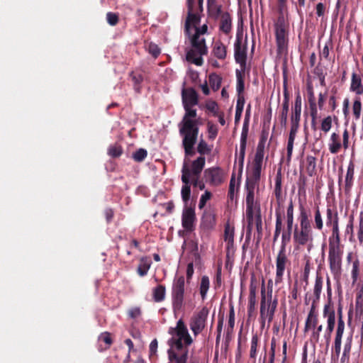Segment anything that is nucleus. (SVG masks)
I'll use <instances>...</instances> for the list:
<instances>
[{"label": "nucleus", "mask_w": 363, "mask_h": 363, "mask_svg": "<svg viewBox=\"0 0 363 363\" xmlns=\"http://www.w3.org/2000/svg\"><path fill=\"white\" fill-rule=\"evenodd\" d=\"M169 333L172 335L167 341L169 346L167 350L169 363H187L188 347L193 342V339L183 320L179 319L175 328H169Z\"/></svg>", "instance_id": "1"}, {"label": "nucleus", "mask_w": 363, "mask_h": 363, "mask_svg": "<svg viewBox=\"0 0 363 363\" xmlns=\"http://www.w3.org/2000/svg\"><path fill=\"white\" fill-rule=\"evenodd\" d=\"M172 306L174 314L184 311L186 303L185 295V278L184 276L176 277L171 290Z\"/></svg>", "instance_id": "2"}, {"label": "nucleus", "mask_w": 363, "mask_h": 363, "mask_svg": "<svg viewBox=\"0 0 363 363\" xmlns=\"http://www.w3.org/2000/svg\"><path fill=\"white\" fill-rule=\"evenodd\" d=\"M260 177L261 174L252 172L247 176L245 184L246 209H256L257 206H260L255 201V192L258 194L259 191Z\"/></svg>", "instance_id": "3"}, {"label": "nucleus", "mask_w": 363, "mask_h": 363, "mask_svg": "<svg viewBox=\"0 0 363 363\" xmlns=\"http://www.w3.org/2000/svg\"><path fill=\"white\" fill-rule=\"evenodd\" d=\"M191 45L192 48L186 52V60L197 66L202 65V55H205L208 52V48L206 45L205 38L193 35L191 38Z\"/></svg>", "instance_id": "4"}, {"label": "nucleus", "mask_w": 363, "mask_h": 363, "mask_svg": "<svg viewBox=\"0 0 363 363\" xmlns=\"http://www.w3.org/2000/svg\"><path fill=\"white\" fill-rule=\"evenodd\" d=\"M179 134L182 136V146L186 156L192 157L195 155L194 145L199 135V126L179 125Z\"/></svg>", "instance_id": "5"}, {"label": "nucleus", "mask_w": 363, "mask_h": 363, "mask_svg": "<svg viewBox=\"0 0 363 363\" xmlns=\"http://www.w3.org/2000/svg\"><path fill=\"white\" fill-rule=\"evenodd\" d=\"M278 304V300L275 298L272 301V287L268 294H266V289L264 286V281H262L261 287V301H260V318L264 320L266 318L268 319L270 323L274 315V313Z\"/></svg>", "instance_id": "6"}, {"label": "nucleus", "mask_w": 363, "mask_h": 363, "mask_svg": "<svg viewBox=\"0 0 363 363\" xmlns=\"http://www.w3.org/2000/svg\"><path fill=\"white\" fill-rule=\"evenodd\" d=\"M186 4L187 16L185 21L184 32L189 35L191 26L195 28L201 21L200 13L203 12V0H186Z\"/></svg>", "instance_id": "7"}, {"label": "nucleus", "mask_w": 363, "mask_h": 363, "mask_svg": "<svg viewBox=\"0 0 363 363\" xmlns=\"http://www.w3.org/2000/svg\"><path fill=\"white\" fill-rule=\"evenodd\" d=\"M206 159L203 156L199 157L196 160L191 162V166H189L186 162H184L182 168V175H184V172H187L188 180L194 187H196L201 180L199 179L202 170L204 168Z\"/></svg>", "instance_id": "8"}, {"label": "nucleus", "mask_w": 363, "mask_h": 363, "mask_svg": "<svg viewBox=\"0 0 363 363\" xmlns=\"http://www.w3.org/2000/svg\"><path fill=\"white\" fill-rule=\"evenodd\" d=\"M343 246H329L328 262L334 277H339L342 271V257Z\"/></svg>", "instance_id": "9"}, {"label": "nucleus", "mask_w": 363, "mask_h": 363, "mask_svg": "<svg viewBox=\"0 0 363 363\" xmlns=\"http://www.w3.org/2000/svg\"><path fill=\"white\" fill-rule=\"evenodd\" d=\"M274 26L277 51L279 53H282L286 50L288 44L287 33L284 18L279 17Z\"/></svg>", "instance_id": "10"}, {"label": "nucleus", "mask_w": 363, "mask_h": 363, "mask_svg": "<svg viewBox=\"0 0 363 363\" xmlns=\"http://www.w3.org/2000/svg\"><path fill=\"white\" fill-rule=\"evenodd\" d=\"M208 313L209 310L204 306L191 318L189 326L195 336L205 328Z\"/></svg>", "instance_id": "11"}, {"label": "nucleus", "mask_w": 363, "mask_h": 363, "mask_svg": "<svg viewBox=\"0 0 363 363\" xmlns=\"http://www.w3.org/2000/svg\"><path fill=\"white\" fill-rule=\"evenodd\" d=\"M337 327L336 329L334 345L332 347L337 358L339 357L341 352L342 338L345 330V322L342 317V306L340 303L337 308Z\"/></svg>", "instance_id": "12"}, {"label": "nucleus", "mask_w": 363, "mask_h": 363, "mask_svg": "<svg viewBox=\"0 0 363 363\" xmlns=\"http://www.w3.org/2000/svg\"><path fill=\"white\" fill-rule=\"evenodd\" d=\"M294 242L298 245L304 246L308 242H312L313 240V230L311 226H304L303 224L300 225V228L296 225L294 230Z\"/></svg>", "instance_id": "13"}, {"label": "nucleus", "mask_w": 363, "mask_h": 363, "mask_svg": "<svg viewBox=\"0 0 363 363\" xmlns=\"http://www.w3.org/2000/svg\"><path fill=\"white\" fill-rule=\"evenodd\" d=\"M203 177L211 186H218L225 181V173L220 167H212L204 170Z\"/></svg>", "instance_id": "14"}, {"label": "nucleus", "mask_w": 363, "mask_h": 363, "mask_svg": "<svg viewBox=\"0 0 363 363\" xmlns=\"http://www.w3.org/2000/svg\"><path fill=\"white\" fill-rule=\"evenodd\" d=\"M291 262L287 257L286 250L279 249L276 257V277L275 283H281L283 280L284 271L290 267Z\"/></svg>", "instance_id": "15"}, {"label": "nucleus", "mask_w": 363, "mask_h": 363, "mask_svg": "<svg viewBox=\"0 0 363 363\" xmlns=\"http://www.w3.org/2000/svg\"><path fill=\"white\" fill-rule=\"evenodd\" d=\"M235 60L240 65L242 72L245 71L247 62V48L242 45V40L237 38L235 43Z\"/></svg>", "instance_id": "16"}, {"label": "nucleus", "mask_w": 363, "mask_h": 363, "mask_svg": "<svg viewBox=\"0 0 363 363\" xmlns=\"http://www.w3.org/2000/svg\"><path fill=\"white\" fill-rule=\"evenodd\" d=\"M196 214L194 208L186 206L182 216V225L187 232H192L195 229Z\"/></svg>", "instance_id": "17"}, {"label": "nucleus", "mask_w": 363, "mask_h": 363, "mask_svg": "<svg viewBox=\"0 0 363 363\" xmlns=\"http://www.w3.org/2000/svg\"><path fill=\"white\" fill-rule=\"evenodd\" d=\"M183 107L194 106L199 104V94L193 87H184L182 90Z\"/></svg>", "instance_id": "18"}, {"label": "nucleus", "mask_w": 363, "mask_h": 363, "mask_svg": "<svg viewBox=\"0 0 363 363\" xmlns=\"http://www.w3.org/2000/svg\"><path fill=\"white\" fill-rule=\"evenodd\" d=\"M308 92V99L310 107V115L311 116V125L312 127H315V121L318 118V108L317 104L315 101V97L313 91V86L311 85H308L307 87Z\"/></svg>", "instance_id": "19"}, {"label": "nucleus", "mask_w": 363, "mask_h": 363, "mask_svg": "<svg viewBox=\"0 0 363 363\" xmlns=\"http://www.w3.org/2000/svg\"><path fill=\"white\" fill-rule=\"evenodd\" d=\"M323 316L327 318V329L326 331L328 333V343L329 342V339L331 333L333 331L335 324V313L333 307L330 306V305H325L323 309Z\"/></svg>", "instance_id": "20"}, {"label": "nucleus", "mask_w": 363, "mask_h": 363, "mask_svg": "<svg viewBox=\"0 0 363 363\" xmlns=\"http://www.w3.org/2000/svg\"><path fill=\"white\" fill-rule=\"evenodd\" d=\"M184 109L185 113L179 125H186L190 123L191 126H199L198 120L196 119L197 116L196 109L193 108V106H186L184 107Z\"/></svg>", "instance_id": "21"}, {"label": "nucleus", "mask_w": 363, "mask_h": 363, "mask_svg": "<svg viewBox=\"0 0 363 363\" xmlns=\"http://www.w3.org/2000/svg\"><path fill=\"white\" fill-rule=\"evenodd\" d=\"M301 97L299 94H297L295 99L294 104L291 108V114L290 117V122L292 124L299 125L301 121Z\"/></svg>", "instance_id": "22"}, {"label": "nucleus", "mask_w": 363, "mask_h": 363, "mask_svg": "<svg viewBox=\"0 0 363 363\" xmlns=\"http://www.w3.org/2000/svg\"><path fill=\"white\" fill-rule=\"evenodd\" d=\"M188 174L189 173L187 172H184V175H182L181 177V180L183 183L181 190V196L185 206H187L191 196V185L188 180Z\"/></svg>", "instance_id": "23"}, {"label": "nucleus", "mask_w": 363, "mask_h": 363, "mask_svg": "<svg viewBox=\"0 0 363 363\" xmlns=\"http://www.w3.org/2000/svg\"><path fill=\"white\" fill-rule=\"evenodd\" d=\"M219 30L225 35L230 33L232 30V17L230 14L225 11L220 16Z\"/></svg>", "instance_id": "24"}, {"label": "nucleus", "mask_w": 363, "mask_h": 363, "mask_svg": "<svg viewBox=\"0 0 363 363\" xmlns=\"http://www.w3.org/2000/svg\"><path fill=\"white\" fill-rule=\"evenodd\" d=\"M299 128V125L297 124H292L291 123V128L288 139V143H287V157L289 160L291 157L293 148H294V140L296 135V133L298 132V130Z\"/></svg>", "instance_id": "25"}, {"label": "nucleus", "mask_w": 363, "mask_h": 363, "mask_svg": "<svg viewBox=\"0 0 363 363\" xmlns=\"http://www.w3.org/2000/svg\"><path fill=\"white\" fill-rule=\"evenodd\" d=\"M350 91L354 92L357 95L363 94V84L362 79L359 75L356 73H352L350 84Z\"/></svg>", "instance_id": "26"}, {"label": "nucleus", "mask_w": 363, "mask_h": 363, "mask_svg": "<svg viewBox=\"0 0 363 363\" xmlns=\"http://www.w3.org/2000/svg\"><path fill=\"white\" fill-rule=\"evenodd\" d=\"M213 55L219 60H225L227 55V48L220 41L214 43L212 50Z\"/></svg>", "instance_id": "27"}, {"label": "nucleus", "mask_w": 363, "mask_h": 363, "mask_svg": "<svg viewBox=\"0 0 363 363\" xmlns=\"http://www.w3.org/2000/svg\"><path fill=\"white\" fill-rule=\"evenodd\" d=\"M275 186L274 193L277 201L278 203L280 202L282 198V175H281V169L279 168L277 170L276 177H275Z\"/></svg>", "instance_id": "28"}, {"label": "nucleus", "mask_w": 363, "mask_h": 363, "mask_svg": "<svg viewBox=\"0 0 363 363\" xmlns=\"http://www.w3.org/2000/svg\"><path fill=\"white\" fill-rule=\"evenodd\" d=\"M254 223L256 225L257 233V241H259L263 235L262 220L260 206H257L254 214Z\"/></svg>", "instance_id": "29"}, {"label": "nucleus", "mask_w": 363, "mask_h": 363, "mask_svg": "<svg viewBox=\"0 0 363 363\" xmlns=\"http://www.w3.org/2000/svg\"><path fill=\"white\" fill-rule=\"evenodd\" d=\"M328 146L329 150L332 154H337L339 152L342 147L340 136L339 134L336 133H332Z\"/></svg>", "instance_id": "30"}, {"label": "nucleus", "mask_w": 363, "mask_h": 363, "mask_svg": "<svg viewBox=\"0 0 363 363\" xmlns=\"http://www.w3.org/2000/svg\"><path fill=\"white\" fill-rule=\"evenodd\" d=\"M298 209L299 216L298 220L299 221L300 225L303 224L304 226H311L310 220V210L306 209L302 203H300Z\"/></svg>", "instance_id": "31"}, {"label": "nucleus", "mask_w": 363, "mask_h": 363, "mask_svg": "<svg viewBox=\"0 0 363 363\" xmlns=\"http://www.w3.org/2000/svg\"><path fill=\"white\" fill-rule=\"evenodd\" d=\"M152 264V261L149 257H143L140 259L137 272L140 277L145 276Z\"/></svg>", "instance_id": "32"}, {"label": "nucleus", "mask_w": 363, "mask_h": 363, "mask_svg": "<svg viewBox=\"0 0 363 363\" xmlns=\"http://www.w3.org/2000/svg\"><path fill=\"white\" fill-rule=\"evenodd\" d=\"M264 151L256 150L255 158L252 162V172L261 174Z\"/></svg>", "instance_id": "33"}, {"label": "nucleus", "mask_w": 363, "mask_h": 363, "mask_svg": "<svg viewBox=\"0 0 363 363\" xmlns=\"http://www.w3.org/2000/svg\"><path fill=\"white\" fill-rule=\"evenodd\" d=\"M129 77L133 83V89L137 93H140L142 89V83L143 82V76L138 72H131Z\"/></svg>", "instance_id": "34"}, {"label": "nucleus", "mask_w": 363, "mask_h": 363, "mask_svg": "<svg viewBox=\"0 0 363 363\" xmlns=\"http://www.w3.org/2000/svg\"><path fill=\"white\" fill-rule=\"evenodd\" d=\"M332 226V235L329 238V246H342L340 243L339 224L334 223Z\"/></svg>", "instance_id": "35"}, {"label": "nucleus", "mask_w": 363, "mask_h": 363, "mask_svg": "<svg viewBox=\"0 0 363 363\" xmlns=\"http://www.w3.org/2000/svg\"><path fill=\"white\" fill-rule=\"evenodd\" d=\"M166 294V287L164 285L159 284L152 289V298L155 302L160 303L164 300Z\"/></svg>", "instance_id": "36"}, {"label": "nucleus", "mask_w": 363, "mask_h": 363, "mask_svg": "<svg viewBox=\"0 0 363 363\" xmlns=\"http://www.w3.org/2000/svg\"><path fill=\"white\" fill-rule=\"evenodd\" d=\"M353 340V335L351 333L347 337L346 341L344 345L343 352L341 357V362H345V361H348L350 357V352L352 349Z\"/></svg>", "instance_id": "37"}, {"label": "nucleus", "mask_w": 363, "mask_h": 363, "mask_svg": "<svg viewBox=\"0 0 363 363\" xmlns=\"http://www.w3.org/2000/svg\"><path fill=\"white\" fill-rule=\"evenodd\" d=\"M256 291L257 286L253 284L252 281L250 286V294L248 300V313H251L255 311V305L257 303L256 300Z\"/></svg>", "instance_id": "38"}, {"label": "nucleus", "mask_w": 363, "mask_h": 363, "mask_svg": "<svg viewBox=\"0 0 363 363\" xmlns=\"http://www.w3.org/2000/svg\"><path fill=\"white\" fill-rule=\"evenodd\" d=\"M245 72H242V69H236V90L238 92V95H243V92L245 90Z\"/></svg>", "instance_id": "39"}, {"label": "nucleus", "mask_w": 363, "mask_h": 363, "mask_svg": "<svg viewBox=\"0 0 363 363\" xmlns=\"http://www.w3.org/2000/svg\"><path fill=\"white\" fill-rule=\"evenodd\" d=\"M255 209H246V219L247 222L246 230V238L250 239L254 224V214Z\"/></svg>", "instance_id": "40"}, {"label": "nucleus", "mask_w": 363, "mask_h": 363, "mask_svg": "<svg viewBox=\"0 0 363 363\" xmlns=\"http://www.w3.org/2000/svg\"><path fill=\"white\" fill-rule=\"evenodd\" d=\"M354 174V164L351 161L347 167L346 177H345V189L346 190H350L353 184V178Z\"/></svg>", "instance_id": "41"}, {"label": "nucleus", "mask_w": 363, "mask_h": 363, "mask_svg": "<svg viewBox=\"0 0 363 363\" xmlns=\"http://www.w3.org/2000/svg\"><path fill=\"white\" fill-rule=\"evenodd\" d=\"M210 287V281L208 276H203L201 279L199 285V292L202 300H205L206 298L207 292Z\"/></svg>", "instance_id": "42"}, {"label": "nucleus", "mask_w": 363, "mask_h": 363, "mask_svg": "<svg viewBox=\"0 0 363 363\" xmlns=\"http://www.w3.org/2000/svg\"><path fill=\"white\" fill-rule=\"evenodd\" d=\"M222 78L216 73H212L208 76V83L211 89L216 91H218L221 85Z\"/></svg>", "instance_id": "43"}, {"label": "nucleus", "mask_w": 363, "mask_h": 363, "mask_svg": "<svg viewBox=\"0 0 363 363\" xmlns=\"http://www.w3.org/2000/svg\"><path fill=\"white\" fill-rule=\"evenodd\" d=\"M289 108V101H283L282 108L279 114V121L281 125L284 128H286L287 124Z\"/></svg>", "instance_id": "44"}, {"label": "nucleus", "mask_w": 363, "mask_h": 363, "mask_svg": "<svg viewBox=\"0 0 363 363\" xmlns=\"http://www.w3.org/2000/svg\"><path fill=\"white\" fill-rule=\"evenodd\" d=\"M339 218L337 212L332 210L330 208H328L326 211V225L327 226H331L334 223H338Z\"/></svg>", "instance_id": "45"}, {"label": "nucleus", "mask_w": 363, "mask_h": 363, "mask_svg": "<svg viewBox=\"0 0 363 363\" xmlns=\"http://www.w3.org/2000/svg\"><path fill=\"white\" fill-rule=\"evenodd\" d=\"M323 284V277L320 274H317L313 289V295L315 297L314 298H315L317 301H319L320 299Z\"/></svg>", "instance_id": "46"}, {"label": "nucleus", "mask_w": 363, "mask_h": 363, "mask_svg": "<svg viewBox=\"0 0 363 363\" xmlns=\"http://www.w3.org/2000/svg\"><path fill=\"white\" fill-rule=\"evenodd\" d=\"M208 13L210 17L217 19L224 12L222 11V6L220 4L208 5L207 6Z\"/></svg>", "instance_id": "47"}, {"label": "nucleus", "mask_w": 363, "mask_h": 363, "mask_svg": "<svg viewBox=\"0 0 363 363\" xmlns=\"http://www.w3.org/2000/svg\"><path fill=\"white\" fill-rule=\"evenodd\" d=\"M306 172L309 176H313L316 172V158L312 155L306 157Z\"/></svg>", "instance_id": "48"}, {"label": "nucleus", "mask_w": 363, "mask_h": 363, "mask_svg": "<svg viewBox=\"0 0 363 363\" xmlns=\"http://www.w3.org/2000/svg\"><path fill=\"white\" fill-rule=\"evenodd\" d=\"M318 315L308 314L305 323L304 332L306 333L311 328L315 329L318 326Z\"/></svg>", "instance_id": "49"}, {"label": "nucleus", "mask_w": 363, "mask_h": 363, "mask_svg": "<svg viewBox=\"0 0 363 363\" xmlns=\"http://www.w3.org/2000/svg\"><path fill=\"white\" fill-rule=\"evenodd\" d=\"M313 227L318 230H322L323 228V220L322 215L318 206L315 208L314 211V224Z\"/></svg>", "instance_id": "50"}, {"label": "nucleus", "mask_w": 363, "mask_h": 363, "mask_svg": "<svg viewBox=\"0 0 363 363\" xmlns=\"http://www.w3.org/2000/svg\"><path fill=\"white\" fill-rule=\"evenodd\" d=\"M293 227L289 228V226H286V230L283 231L281 235V245L280 249L286 250V245L290 242L291 233H292Z\"/></svg>", "instance_id": "51"}, {"label": "nucleus", "mask_w": 363, "mask_h": 363, "mask_svg": "<svg viewBox=\"0 0 363 363\" xmlns=\"http://www.w3.org/2000/svg\"><path fill=\"white\" fill-rule=\"evenodd\" d=\"M294 224V203L292 199L290 200L286 210V225L289 228L293 227Z\"/></svg>", "instance_id": "52"}, {"label": "nucleus", "mask_w": 363, "mask_h": 363, "mask_svg": "<svg viewBox=\"0 0 363 363\" xmlns=\"http://www.w3.org/2000/svg\"><path fill=\"white\" fill-rule=\"evenodd\" d=\"M123 153V148L120 145H111L108 149V154L113 158L119 157Z\"/></svg>", "instance_id": "53"}, {"label": "nucleus", "mask_w": 363, "mask_h": 363, "mask_svg": "<svg viewBox=\"0 0 363 363\" xmlns=\"http://www.w3.org/2000/svg\"><path fill=\"white\" fill-rule=\"evenodd\" d=\"M235 228L228 222L225 225L224 240L225 242L234 240Z\"/></svg>", "instance_id": "54"}, {"label": "nucleus", "mask_w": 363, "mask_h": 363, "mask_svg": "<svg viewBox=\"0 0 363 363\" xmlns=\"http://www.w3.org/2000/svg\"><path fill=\"white\" fill-rule=\"evenodd\" d=\"M235 326V311L233 306H230L229 311L228 324L227 328V335L233 333Z\"/></svg>", "instance_id": "55"}, {"label": "nucleus", "mask_w": 363, "mask_h": 363, "mask_svg": "<svg viewBox=\"0 0 363 363\" xmlns=\"http://www.w3.org/2000/svg\"><path fill=\"white\" fill-rule=\"evenodd\" d=\"M259 338L257 334H255L252 337L250 357L252 359H255L257 356V348L258 346Z\"/></svg>", "instance_id": "56"}, {"label": "nucleus", "mask_w": 363, "mask_h": 363, "mask_svg": "<svg viewBox=\"0 0 363 363\" xmlns=\"http://www.w3.org/2000/svg\"><path fill=\"white\" fill-rule=\"evenodd\" d=\"M362 110V102L361 99L359 96H357L354 99L352 106L353 114L354 116L355 119L358 120L360 118Z\"/></svg>", "instance_id": "57"}, {"label": "nucleus", "mask_w": 363, "mask_h": 363, "mask_svg": "<svg viewBox=\"0 0 363 363\" xmlns=\"http://www.w3.org/2000/svg\"><path fill=\"white\" fill-rule=\"evenodd\" d=\"M205 106L208 111L213 113V116H218V105L216 101L213 100H208L206 102Z\"/></svg>", "instance_id": "58"}, {"label": "nucleus", "mask_w": 363, "mask_h": 363, "mask_svg": "<svg viewBox=\"0 0 363 363\" xmlns=\"http://www.w3.org/2000/svg\"><path fill=\"white\" fill-rule=\"evenodd\" d=\"M211 149L204 140H201L197 146V152L201 155L209 154Z\"/></svg>", "instance_id": "59"}, {"label": "nucleus", "mask_w": 363, "mask_h": 363, "mask_svg": "<svg viewBox=\"0 0 363 363\" xmlns=\"http://www.w3.org/2000/svg\"><path fill=\"white\" fill-rule=\"evenodd\" d=\"M207 128L208 133V138L210 140H214L218 133V128L216 125L213 124L212 122L208 121L207 123Z\"/></svg>", "instance_id": "60"}, {"label": "nucleus", "mask_w": 363, "mask_h": 363, "mask_svg": "<svg viewBox=\"0 0 363 363\" xmlns=\"http://www.w3.org/2000/svg\"><path fill=\"white\" fill-rule=\"evenodd\" d=\"M147 150L143 148H140L133 153V158L135 162H141L147 157Z\"/></svg>", "instance_id": "61"}, {"label": "nucleus", "mask_w": 363, "mask_h": 363, "mask_svg": "<svg viewBox=\"0 0 363 363\" xmlns=\"http://www.w3.org/2000/svg\"><path fill=\"white\" fill-rule=\"evenodd\" d=\"M99 340L100 342H104L106 345L105 349L109 348L113 343V340L111 338V333L108 332L102 333L99 337Z\"/></svg>", "instance_id": "62"}, {"label": "nucleus", "mask_w": 363, "mask_h": 363, "mask_svg": "<svg viewBox=\"0 0 363 363\" xmlns=\"http://www.w3.org/2000/svg\"><path fill=\"white\" fill-rule=\"evenodd\" d=\"M106 21L110 26H116L119 21V15L117 13L108 12L106 13Z\"/></svg>", "instance_id": "63"}, {"label": "nucleus", "mask_w": 363, "mask_h": 363, "mask_svg": "<svg viewBox=\"0 0 363 363\" xmlns=\"http://www.w3.org/2000/svg\"><path fill=\"white\" fill-rule=\"evenodd\" d=\"M357 238L360 243L363 242V211L359 213Z\"/></svg>", "instance_id": "64"}]
</instances>
